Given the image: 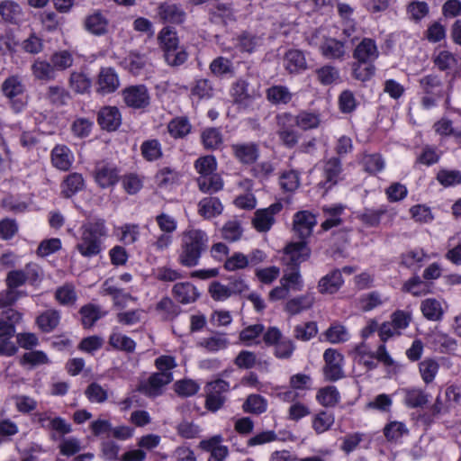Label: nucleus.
<instances>
[{
    "mask_svg": "<svg viewBox=\"0 0 461 461\" xmlns=\"http://www.w3.org/2000/svg\"><path fill=\"white\" fill-rule=\"evenodd\" d=\"M334 423V416L327 411H321L312 419V428L318 433L327 431Z\"/></svg>",
    "mask_w": 461,
    "mask_h": 461,
    "instance_id": "59",
    "label": "nucleus"
},
{
    "mask_svg": "<svg viewBox=\"0 0 461 461\" xmlns=\"http://www.w3.org/2000/svg\"><path fill=\"white\" fill-rule=\"evenodd\" d=\"M159 44L164 51V55L168 50H174L178 46V38L176 32L168 27L164 28L158 34Z\"/></svg>",
    "mask_w": 461,
    "mask_h": 461,
    "instance_id": "54",
    "label": "nucleus"
},
{
    "mask_svg": "<svg viewBox=\"0 0 461 461\" xmlns=\"http://www.w3.org/2000/svg\"><path fill=\"white\" fill-rule=\"evenodd\" d=\"M446 303L441 299L427 298L420 303L423 316L432 321H440L445 312Z\"/></svg>",
    "mask_w": 461,
    "mask_h": 461,
    "instance_id": "20",
    "label": "nucleus"
},
{
    "mask_svg": "<svg viewBox=\"0 0 461 461\" xmlns=\"http://www.w3.org/2000/svg\"><path fill=\"white\" fill-rule=\"evenodd\" d=\"M284 66L290 73H298L307 68L304 55L298 50H290L286 52Z\"/></svg>",
    "mask_w": 461,
    "mask_h": 461,
    "instance_id": "29",
    "label": "nucleus"
},
{
    "mask_svg": "<svg viewBox=\"0 0 461 461\" xmlns=\"http://www.w3.org/2000/svg\"><path fill=\"white\" fill-rule=\"evenodd\" d=\"M158 15L164 22L181 23L185 20V14L177 5L164 3L158 6Z\"/></svg>",
    "mask_w": 461,
    "mask_h": 461,
    "instance_id": "25",
    "label": "nucleus"
},
{
    "mask_svg": "<svg viewBox=\"0 0 461 461\" xmlns=\"http://www.w3.org/2000/svg\"><path fill=\"white\" fill-rule=\"evenodd\" d=\"M353 56L357 61L374 63L379 56V51L375 41L366 38L357 44Z\"/></svg>",
    "mask_w": 461,
    "mask_h": 461,
    "instance_id": "18",
    "label": "nucleus"
},
{
    "mask_svg": "<svg viewBox=\"0 0 461 461\" xmlns=\"http://www.w3.org/2000/svg\"><path fill=\"white\" fill-rule=\"evenodd\" d=\"M267 97L274 104H286L292 99V94L287 87L274 86L267 89Z\"/></svg>",
    "mask_w": 461,
    "mask_h": 461,
    "instance_id": "43",
    "label": "nucleus"
},
{
    "mask_svg": "<svg viewBox=\"0 0 461 461\" xmlns=\"http://www.w3.org/2000/svg\"><path fill=\"white\" fill-rule=\"evenodd\" d=\"M429 257L422 249H413L402 255V264L407 267H416Z\"/></svg>",
    "mask_w": 461,
    "mask_h": 461,
    "instance_id": "55",
    "label": "nucleus"
},
{
    "mask_svg": "<svg viewBox=\"0 0 461 461\" xmlns=\"http://www.w3.org/2000/svg\"><path fill=\"white\" fill-rule=\"evenodd\" d=\"M280 284L293 291H301L303 286L302 276L297 269H294L291 272H285L280 280Z\"/></svg>",
    "mask_w": 461,
    "mask_h": 461,
    "instance_id": "60",
    "label": "nucleus"
},
{
    "mask_svg": "<svg viewBox=\"0 0 461 461\" xmlns=\"http://www.w3.org/2000/svg\"><path fill=\"white\" fill-rule=\"evenodd\" d=\"M283 209L280 202L272 203L267 208L257 210L252 223L255 229L261 232H266L271 229L275 223V216Z\"/></svg>",
    "mask_w": 461,
    "mask_h": 461,
    "instance_id": "8",
    "label": "nucleus"
},
{
    "mask_svg": "<svg viewBox=\"0 0 461 461\" xmlns=\"http://www.w3.org/2000/svg\"><path fill=\"white\" fill-rule=\"evenodd\" d=\"M210 12L212 15L211 19L213 22H225V20L231 15L230 4L215 0L213 3L210 4Z\"/></svg>",
    "mask_w": 461,
    "mask_h": 461,
    "instance_id": "49",
    "label": "nucleus"
},
{
    "mask_svg": "<svg viewBox=\"0 0 461 461\" xmlns=\"http://www.w3.org/2000/svg\"><path fill=\"white\" fill-rule=\"evenodd\" d=\"M325 362L323 375L327 380L337 381L344 377V357L334 348H328L323 354Z\"/></svg>",
    "mask_w": 461,
    "mask_h": 461,
    "instance_id": "6",
    "label": "nucleus"
},
{
    "mask_svg": "<svg viewBox=\"0 0 461 461\" xmlns=\"http://www.w3.org/2000/svg\"><path fill=\"white\" fill-rule=\"evenodd\" d=\"M80 313L82 315V323L86 328L92 327L96 321L106 314L105 312H102L99 307L93 304L82 307Z\"/></svg>",
    "mask_w": 461,
    "mask_h": 461,
    "instance_id": "50",
    "label": "nucleus"
},
{
    "mask_svg": "<svg viewBox=\"0 0 461 461\" xmlns=\"http://www.w3.org/2000/svg\"><path fill=\"white\" fill-rule=\"evenodd\" d=\"M0 16L5 23L20 24L24 20V12L18 3L4 0L0 2Z\"/></svg>",
    "mask_w": 461,
    "mask_h": 461,
    "instance_id": "17",
    "label": "nucleus"
},
{
    "mask_svg": "<svg viewBox=\"0 0 461 461\" xmlns=\"http://www.w3.org/2000/svg\"><path fill=\"white\" fill-rule=\"evenodd\" d=\"M325 338L330 343L338 344L348 341L350 335L345 326L339 323H334L326 330Z\"/></svg>",
    "mask_w": 461,
    "mask_h": 461,
    "instance_id": "46",
    "label": "nucleus"
},
{
    "mask_svg": "<svg viewBox=\"0 0 461 461\" xmlns=\"http://www.w3.org/2000/svg\"><path fill=\"white\" fill-rule=\"evenodd\" d=\"M230 385L224 380H216L206 385L207 398L206 407L212 411H218L224 402L223 393L227 392Z\"/></svg>",
    "mask_w": 461,
    "mask_h": 461,
    "instance_id": "10",
    "label": "nucleus"
},
{
    "mask_svg": "<svg viewBox=\"0 0 461 461\" xmlns=\"http://www.w3.org/2000/svg\"><path fill=\"white\" fill-rule=\"evenodd\" d=\"M293 223L294 232L304 240L311 235L317 221L314 214L308 211H301L294 216Z\"/></svg>",
    "mask_w": 461,
    "mask_h": 461,
    "instance_id": "14",
    "label": "nucleus"
},
{
    "mask_svg": "<svg viewBox=\"0 0 461 461\" xmlns=\"http://www.w3.org/2000/svg\"><path fill=\"white\" fill-rule=\"evenodd\" d=\"M73 152L65 145H57L51 150V163L56 168L67 171L74 162Z\"/></svg>",
    "mask_w": 461,
    "mask_h": 461,
    "instance_id": "21",
    "label": "nucleus"
},
{
    "mask_svg": "<svg viewBox=\"0 0 461 461\" xmlns=\"http://www.w3.org/2000/svg\"><path fill=\"white\" fill-rule=\"evenodd\" d=\"M323 211L326 217L325 221L321 224L323 230H330L340 223V215L343 212V207L341 205L325 207Z\"/></svg>",
    "mask_w": 461,
    "mask_h": 461,
    "instance_id": "53",
    "label": "nucleus"
},
{
    "mask_svg": "<svg viewBox=\"0 0 461 461\" xmlns=\"http://www.w3.org/2000/svg\"><path fill=\"white\" fill-rule=\"evenodd\" d=\"M97 121L103 129L115 131L121 125L122 116L116 107L106 106L100 110Z\"/></svg>",
    "mask_w": 461,
    "mask_h": 461,
    "instance_id": "24",
    "label": "nucleus"
},
{
    "mask_svg": "<svg viewBox=\"0 0 461 461\" xmlns=\"http://www.w3.org/2000/svg\"><path fill=\"white\" fill-rule=\"evenodd\" d=\"M339 393L333 385L321 388L316 395L318 402L326 407L334 406L339 402Z\"/></svg>",
    "mask_w": 461,
    "mask_h": 461,
    "instance_id": "40",
    "label": "nucleus"
},
{
    "mask_svg": "<svg viewBox=\"0 0 461 461\" xmlns=\"http://www.w3.org/2000/svg\"><path fill=\"white\" fill-rule=\"evenodd\" d=\"M340 169V162L338 158H330L324 163L323 176L325 181L321 182V185L325 190H328L338 182Z\"/></svg>",
    "mask_w": 461,
    "mask_h": 461,
    "instance_id": "31",
    "label": "nucleus"
},
{
    "mask_svg": "<svg viewBox=\"0 0 461 461\" xmlns=\"http://www.w3.org/2000/svg\"><path fill=\"white\" fill-rule=\"evenodd\" d=\"M199 345L209 352H218L227 348L229 340L224 334H217L202 339Z\"/></svg>",
    "mask_w": 461,
    "mask_h": 461,
    "instance_id": "45",
    "label": "nucleus"
},
{
    "mask_svg": "<svg viewBox=\"0 0 461 461\" xmlns=\"http://www.w3.org/2000/svg\"><path fill=\"white\" fill-rule=\"evenodd\" d=\"M69 86L77 94H85L91 87V79L82 72H74L69 78Z\"/></svg>",
    "mask_w": 461,
    "mask_h": 461,
    "instance_id": "52",
    "label": "nucleus"
},
{
    "mask_svg": "<svg viewBox=\"0 0 461 461\" xmlns=\"http://www.w3.org/2000/svg\"><path fill=\"white\" fill-rule=\"evenodd\" d=\"M285 259L294 266L306 261L311 255V249L304 240L289 243L285 249Z\"/></svg>",
    "mask_w": 461,
    "mask_h": 461,
    "instance_id": "16",
    "label": "nucleus"
},
{
    "mask_svg": "<svg viewBox=\"0 0 461 461\" xmlns=\"http://www.w3.org/2000/svg\"><path fill=\"white\" fill-rule=\"evenodd\" d=\"M120 65L131 74L139 76L146 71L149 60L145 55L137 51H131L120 61Z\"/></svg>",
    "mask_w": 461,
    "mask_h": 461,
    "instance_id": "15",
    "label": "nucleus"
},
{
    "mask_svg": "<svg viewBox=\"0 0 461 461\" xmlns=\"http://www.w3.org/2000/svg\"><path fill=\"white\" fill-rule=\"evenodd\" d=\"M315 302L313 293H307L304 295L291 299L286 303V310L292 314L299 313L302 311L310 309Z\"/></svg>",
    "mask_w": 461,
    "mask_h": 461,
    "instance_id": "35",
    "label": "nucleus"
},
{
    "mask_svg": "<svg viewBox=\"0 0 461 461\" xmlns=\"http://www.w3.org/2000/svg\"><path fill=\"white\" fill-rule=\"evenodd\" d=\"M352 354L357 361L364 364L368 368H374L375 366V360H377L387 366H391L394 363L391 356L388 354L384 345L379 346L376 352L373 353L366 344L361 343L355 348Z\"/></svg>",
    "mask_w": 461,
    "mask_h": 461,
    "instance_id": "5",
    "label": "nucleus"
},
{
    "mask_svg": "<svg viewBox=\"0 0 461 461\" xmlns=\"http://www.w3.org/2000/svg\"><path fill=\"white\" fill-rule=\"evenodd\" d=\"M50 62L52 63L56 72L68 68L73 64V57L71 53L67 50H60L55 52L51 58Z\"/></svg>",
    "mask_w": 461,
    "mask_h": 461,
    "instance_id": "61",
    "label": "nucleus"
},
{
    "mask_svg": "<svg viewBox=\"0 0 461 461\" xmlns=\"http://www.w3.org/2000/svg\"><path fill=\"white\" fill-rule=\"evenodd\" d=\"M59 322V314L57 311H46L37 319L40 329L45 332L51 331Z\"/></svg>",
    "mask_w": 461,
    "mask_h": 461,
    "instance_id": "56",
    "label": "nucleus"
},
{
    "mask_svg": "<svg viewBox=\"0 0 461 461\" xmlns=\"http://www.w3.org/2000/svg\"><path fill=\"white\" fill-rule=\"evenodd\" d=\"M169 134L175 138H183L191 131V124L185 117H177L169 122L167 125Z\"/></svg>",
    "mask_w": 461,
    "mask_h": 461,
    "instance_id": "41",
    "label": "nucleus"
},
{
    "mask_svg": "<svg viewBox=\"0 0 461 461\" xmlns=\"http://www.w3.org/2000/svg\"><path fill=\"white\" fill-rule=\"evenodd\" d=\"M262 43L259 37H255L250 34H244L234 40L233 45L225 47L226 50H234V55L239 53H251L257 50Z\"/></svg>",
    "mask_w": 461,
    "mask_h": 461,
    "instance_id": "19",
    "label": "nucleus"
},
{
    "mask_svg": "<svg viewBox=\"0 0 461 461\" xmlns=\"http://www.w3.org/2000/svg\"><path fill=\"white\" fill-rule=\"evenodd\" d=\"M173 380L170 372H158L153 374L146 382H143L140 390L149 396H157L161 393L162 387Z\"/></svg>",
    "mask_w": 461,
    "mask_h": 461,
    "instance_id": "12",
    "label": "nucleus"
},
{
    "mask_svg": "<svg viewBox=\"0 0 461 461\" xmlns=\"http://www.w3.org/2000/svg\"><path fill=\"white\" fill-rule=\"evenodd\" d=\"M267 409V400L258 394H250L243 404L246 412L261 414Z\"/></svg>",
    "mask_w": 461,
    "mask_h": 461,
    "instance_id": "47",
    "label": "nucleus"
},
{
    "mask_svg": "<svg viewBox=\"0 0 461 461\" xmlns=\"http://www.w3.org/2000/svg\"><path fill=\"white\" fill-rule=\"evenodd\" d=\"M109 343L113 348L116 349L124 350L128 352L133 351L136 346L133 339L117 331H113L109 339Z\"/></svg>",
    "mask_w": 461,
    "mask_h": 461,
    "instance_id": "51",
    "label": "nucleus"
},
{
    "mask_svg": "<svg viewBox=\"0 0 461 461\" xmlns=\"http://www.w3.org/2000/svg\"><path fill=\"white\" fill-rule=\"evenodd\" d=\"M318 80L322 85L335 84L339 80V70L331 66H324L316 71Z\"/></svg>",
    "mask_w": 461,
    "mask_h": 461,
    "instance_id": "63",
    "label": "nucleus"
},
{
    "mask_svg": "<svg viewBox=\"0 0 461 461\" xmlns=\"http://www.w3.org/2000/svg\"><path fill=\"white\" fill-rule=\"evenodd\" d=\"M1 91L15 113H22L27 106L28 97L25 94V86L19 77L11 76L5 79L1 86Z\"/></svg>",
    "mask_w": 461,
    "mask_h": 461,
    "instance_id": "4",
    "label": "nucleus"
},
{
    "mask_svg": "<svg viewBox=\"0 0 461 461\" xmlns=\"http://www.w3.org/2000/svg\"><path fill=\"white\" fill-rule=\"evenodd\" d=\"M438 368V363L432 358H425L419 365L420 376L426 384H429L434 380Z\"/></svg>",
    "mask_w": 461,
    "mask_h": 461,
    "instance_id": "48",
    "label": "nucleus"
},
{
    "mask_svg": "<svg viewBox=\"0 0 461 461\" xmlns=\"http://www.w3.org/2000/svg\"><path fill=\"white\" fill-rule=\"evenodd\" d=\"M278 124V135L283 143L293 147L298 140L297 132L292 129L294 124V116L288 113H283L276 116Z\"/></svg>",
    "mask_w": 461,
    "mask_h": 461,
    "instance_id": "11",
    "label": "nucleus"
},
{
    "mask_svg": "<svg viewBox=\"0 0 461 461\" xmlns=\"http://www.w3.org/2000/svg\"><path fill=\"white\" fill-rule=\"evenodd\" d=\"M360 163L366 172L374 175L383 171L385 167L384 158L377 153L363 155Z\"/></svg>",
    "mask_w": 461,
    "mask_h": 461,
    "instance_id": "38",
    "label": "nucleus"
},
{
    "mask_svg": "<svg viewBox=\"0 0 461 461\" xmlns=\"http://www.w3.org/2000/svg\"><path fill=\"white\" fill-rule=\"evenodd\" d=\"M194 167L199 174L197 183L202 192L212 194L222 188V179L215 173L217 161L213 156L207 155L199 158L195 161Z\"/></svg>",
    "mask_w": 461,
    "mask_h": 461,
    "instance_id": "3",
    "label": "nucleus"
},
{
    "mask_svg": "<svg viewBox=\"0 0 461 461\" xmlns=\"http://www.w3.org/2000/svg\"><path fill=\"white\" fill-rule=\"evenodd\" d=\"M108 20L100 12L89 14L85 20V28L94 35H104L108 32Z\"/></svg>",
    "mask_w": 461,
    "mask_h": 461,
    "instance_id": "27",
    "label": "nucleus"
},
{
    "mask_svg": "<svg viewBox=\"0 0 461 461\" xmlns=\"http://www.w3.org/2000/svg\"><path fill=\"white\" fill-rule=\"evenodd\" d=\"M125 104L132 108H143L149 104V95L144 86H132L122 92Z\"/></svg>",
    "mask_w": 461,
    "mask_h": 461,
    "instance_id": "13",
    "label": "nucleus"
},
{
    "mask_svg": "<svg viewBox=\"0 0 461 461\" xmlns=\"http://www.w3.org/2000/svg\"><path fill=\"white\" fill-rule=\"evenodd\" d=\"M32 74L39 80L49 81L56 77V70L51 62L38 59L32 66Z\"/></svg>",
    "mask_w": 461,
    "mask_h": 461,
    "instance_id": "34",
    "label": "nucleus"
},
{
    "mask_svg": "<svg viewBox=\"0 0 461 461\" xmlns=\"http://www.w3.org/2000/svg\"><path fill=\"white\" fill-rule=\"evenodd\" d=\"M120 86L118 74L113 68H102L95 80V91L104 95L115 92Z\"/></svg>",
    "mask_w": 461,
    "mask_h": 461,
    "instance_id": "9",
    "label": "nucleus"
},
{
    "mask_svg": "<svg viewBox=\"0 0 461 461\" xmlns=\"http://www.w3.org/2000/svg\"><path fill=\"white\" fill-rule=\"evenodd\" d=\"M404 404L410 408L422 407L429 402V394L417 387L403 388L401 390Z\"/></svg>",
    "mask_w": 461,
    "mask_h": 461,
    "instance_id": "26",
    "label": "nucleus"
},
{
    "mask_svg": "<svg viewBox=\"0 0 461 461\" xmlns=\"http://www.w3.org/2000/svg\"><path fill=\"white\" fill-rule=\"evenodd\" d=\"M142 156L149 161L158 159L162 156L161 145L157 140L144 141L140 147Z\"/></svg>",
    "mask_w": 461,
    "mask_h": 461,
    "instance_id": "57",
    "label": "nucleus"
},
{
    "mask_svg": "<svg viewBox=\"0 0 461 461\" xmlns=\"http://www.w3.org/2000/svg\"><path fill=\"white\" fill-rule=\"evenodd\" d=\"M223 206L216 197H205L198 203V212L205 219H211L222 212Z\"/></svg>",
    "mask_w": 461,
    "mask_h": 461,
    "instance_id": "30",
    "label": "nucleus"
},
{
    "mask_svg": "<svg viewBox=\"0 0 461 461\" xmlns=\"http://www.w3.org/2000/svg\"><path fill=\"white\" fill-rule=\"evenodd\" d=\"M106 235L103 221L86 222L80 228L77 249L85 258L97 256L103 250L102 238Z\"/></svg>",
    "mask_w": 461,
    "mask_h": 461,
    "instance_id": "2",
    "label": "nucleus"
},
{
    "mask_svg": "<svg viewBox=\"0 0 461 461\" xmlns=\"http://www.w3.org/2000/svg\"><path fill=\"white\" fill-rule=\"evenodd\" d=\"M375 68L372 62L356 61L352 65L353 77L360 81L366 82L375 75Z\"/></svg>",
    "mask_w": 461,
    "mask_h": 461,
    "instance_id": "44",
    "label": "nucleus"
},
{
    "mask_svg": "<svg viewBox=\"0 0 461 461\" xmlns=\"http://www.w3.org/2000/svg\"><path fill=\"white\" fill-rule=\"evenodd\" d=\"M94 178L96 185L101 188L113 187L119 181V170L115 165L101 161L95 166Z\"/></svg>",
    "mask_w": 461,
    "mask_h": 461,
    "instance_id": "7",
    "label": "nucleus"
},
{
    "mask_svg": "<svg viewBox=\"0 0 461 461\" xmlns=\"http://www.w3.org/2000/svg\"><path fill=\"white\" fill-rule=\"evenodd\" d=\"M437 179L445 187L453 186L461 183V173L457 170L441 169Z\"/></svg>",
    "mask_w": 461,
    "mask_h": 461,
    "instance_id": "64",
    "label": "nucleus"
},
{
    "mask_svg": "<svg viewBox=\"0 0 461 461\" xmlns=\"http://www.w3.org/2000/svg\"><path fill=\"white\" fill-rule=\"evenodd\" d=\"M343 283L341 273L336 270L326 275L319 281L318 290L323 294H332L339 291Z\"/></svg>",
    "mask_w": 461,
    "mask_h": 461,
    "instance_id": "28",
    "label": "nucleus"
},
{
    "mask_svg": "<svg viewBox=\"0 0 461 461\" xmlns=\"http://www.w3.org/2000/svg\"><path fill=\"white\" fill-rule=\"evenodd\" d=\"M8 291L4 299H0V306L12 304L15 300L14 289L26 282V276L23 270L11 271L6 278Z\"/></svg>",
    "mask_w": 461,
    "mask_h": 461,
    "instance_id": "23",
    "label": "nucleus"
},
{
    "mask_svg": "<svg viewBox=\"0 0 461 461\" xmlns=\"http://www.w3.org/2000/svg\"><path fill=\"white\" fill-rule=\"evenodd\" d=\"M387 301V297H383L377 292H372L361 297L359 301V307L365 312H369Z\"/></svg>",
    "mask_w": 461,
    "mask_h": 461,
    "instance_id": "58",
    "label": "nucleus"
},
{
    "mask_svg": "<svg viewBox=\"0 0 461 461\" xmlns=\"http://www.w3.org/2000/svg\"><path fill=\"white\" fill-rule=\"evenodd\" d=\"M202 142L205 149H215L222 145L221 132L216 128H207L201 134Z\"/></svg>",
    "mask_w": 461,
    "mask_h": 461,
    "instance_id": "39",
    "label": "nucleus"
},
{
    "mask_svg": "<svg viewBox=\"0 0 461 461\" xmlns=\"http://www.w3.org/2000/svg\"><path fill=\"white\" fill-rule=\"evenodd\" d=\"M294 123L302 130H311L317 128L321 123V117L318 113L303 111L297 114Z\"/></svg>",
    "mask_w": 461,
    "mask_h": 461,
    "instance_id": "37",
    "label": "nucleus"
},
{
    "mask_svg": "<svg viewBox=\"0 0 461 461\" xmlns=\"http://www.w3.org/2000/svg\"><path fill=\"white\" fill-rule=\"evenodd\" d=\"M208 243L209 238L203 230L192 227L186 229L181 235L178 262L185 267L196 266Z\"/></svg>",
    "mask_w": 461,
    "mask_h": 461,
    "instance_id": "1",
    "label": "nucleus"
},
{
    "mask_svg": "<svg viewBox=\"0 0 461 461\" xmlns=\"http://www.w3.org/2000/svg\"><path fill=\"white\" fill-rule=\"evenodd\" d=\"M85 185L82 175L72 173L61 184V193L65 197H71L83 189Z\"/></svg>",
    "mask_w": 461,
    "mask_h": 461,
    "instance_id": "33",
    "label": "nucleus"
},
{
    "mask_svg": "<svg viewBox=\"0 0 461 461\" xmlns=\"http://www.w3.org/2000/svg\"><path fill=\"white\" fill-rule=\"evenodd\" d=\"M173 295L179 303L188 304L194 303L200 297V293L192 283L182 282L174 285Z\"/></svg>",
    "mask_w": 461,
    "mask_h": 461,
    "instance_id": "22",
    "label": "nucleus"
},
{
    "mask_svg": "<svg viewBox=\"0 0 461 461\" xmlns=\"http://www.w3.org/2000/svg\"><path fill=\"white\" fill-rule=\"evenodd\" d=\"M321 51L327 59H341L345 55L344 44L335 39H327L320 46Z\"/></svg>",
    "mask_w": 461,
    "mask_h": 461,
    "instance_id": "36",
    "label": "nucleus"
},
{
    "mask_svg": "<svg viewBox=\"0 0 461 461\" xmlns=\"http://www.w3.org/2000/svg\"><path fill=\"white\" fill-rule=\"evenodd\" d=\"M230 95L236 103L247 105L250 98L248 93V84L244 80L235 82L230 89Z\"/></svg>",
    "mask_w": 461,
    "mask_h": 461,
    "instance_id": "62",
    "label": "nucleus"
},
{
    "mask_svg": "<svg viewBox=\"0 0 461 461\" xmlns=\"http://www.w3.org/2000/svg\"><path fill=\"white\" fill-rule=\"evenodd\" d=\"M177 180L178 174L168 167L160 169L156 175V183L160 189H172Z\"/></svg>",
    "mask_w": 461,
    "mask_h": 461,
    "instance_id": "42",
    "label": "nucleus"
},
{
    "mask_svg": "<svg viewBox=\"0 0 461 461\" xmlns=\"http://www.w3.org/2000/svg\"><path fill=\"white\" fill-rule=\"evenodd\" d=\"M232 150L237 159L245 164L254 162L258 156V147L253 143L234 144Z\"/></svg>",
    "mask_w": 461,
    "mask_h": 461,
    "instance_id": "32",
    "label": "nucleus"
}]
</instances>
